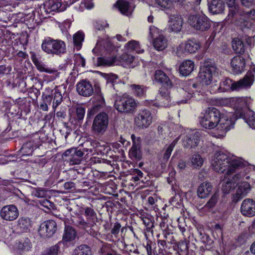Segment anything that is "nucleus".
Here are the masks:
<instances>
[{"label": "nucleus", "mask_w": 255, "mask_h": 255, "mask_svg": "<svg viewBox=\"0 0 255 255\" xmlns=\"http://www.w3.org/2000/svg\"><path fill=\"white\" fill-rule=\"evenodd\" d=\"M44 8L47 13L52 11H62L65 9V5H62L61 1L59 0H49L44 4Z\"/></svg>", "instance_id": "obj_18"}, {"label": "nucleus", "mask_w": 255, "mask_h": 255, "mask_svg": "<svg viewBox=\"0 0 255 255\" xmlns=\"http://www.w3.org/2000/svg\"><path fill=\"white\" fill-rule=\"evenodd\" d=\"M113 47L111 39L107 38L103 40H98L96 46L93 49V52L96 54H100L104 50H110Z\"/></svg>", "instance_id": "obj_20"}, {"label": "nucleus", "mask_w": 255, "mask_h": 255, "mask_svg": "<svg viewBox=\"0 0 255 255\" xmlns=\"http://www.w3.org/2000/svg\"><path fill=\"white\" fill-rule=\"evenodd\" d=\"M255 0H241L242 3L247 7H250L254 3Z\"/></svg>", "instance_id": "obj_64"}, {"label": "nucleus", "mask_w": 255, "mask_h": 255, "mask_svg": "<svg viewBox=\"0 0 255 255\" xmlns=\"http://www.w3.org/2000/svg\"><path fill=\"white\" fill-rule=\"evenodd\" d=\"M201 48L200 42L195 39H189L185 43H182L177 48V52L180 53H194Z\"/></svg>", "instance_id": "obj_11"}, {"label": "nucleus", "mask_w": 255, "mask_h": 255, "mask_svg": "<svg viewBox=\"0 0 255 255\" xmlns=\"http://www.w3.org/2000/svg\"><path fill=\"white\" fill-rule=\"evenodd\" d=\"M74 61L78 66L84 67L85 65V59L80 54L75 55Z\"/></svg>", "instance_id": "obj_56"}, {"label": "nucleus", "mask_w": 255, "mask_h": 255, "mask_svg": "<svg viewBox=\"0 0 255 255\" xmlns=\"http://www.w3.org/2000/svg\"><path fill=\"white\" fill-rule=\"evenodd\" d=\"M188 23L194 29L201 31H207L211 27L210 20L204 14L190 15Z\"/></svg>", "instance_id": "obj_7"}, {"label": "nucleus", "mask_w": 255, "mask_h": 255, "mask_svg": "<svg viewBox=\"0 0 255 255\" xmlns=\"http://www.w3.org/2000/svg\"><path fill=\"white\" fill-rule=\"evenodd\" d=\"M76 232L75 229L69 226H66L63 235V241L64 243L71 242L74 241L76 237Z\"/></svg>", "instance_id": "obj_31"}, {"label": "nucleus", "mask_w": 255, "mask_h": 255, "mask_svg": "<svg viewBox=\"0 0 255 255\" xmlns=\"http://www.w3.org/2000/svg\"><path fill=\"white\" fill-rule=\"evenodd\" d=\"M180 93L182 95L183 97L185 98V99L181 100L179 102L180 104L186 103L187 101L193 97V94H194L187 93V92L183 89L180 90Z\"/></svg>", "instance_id": "obj_53"}, {"label": "nucleus", "mask_w": 255, "mask_h": 255, "mask_svg": "<svg viewBox=\"0 0 255 255\" xmlns=\"http://www.w3.org/2000/svg\"><path fill=\"white\" fill-rule=\"evenodd\" d=\"M74 148H72L67 150L63 154V156L65 157H71V156H73V154L75 153Z\"/></svg>", "instance_id": "obj_62"}, {"label": "nucleus", "mask_w": 255, "mask_h": 255, "mask_svg": "<svg viewBox=\"0 0 255 255\" xmlns=\"http://www.w3.org/2000/svg\"><path fill=\"white\" fill-rule=\"evenodd\" d=\"M66 86L62 84L58 86H56L53 90V102L52 108L54 111L56 108L61 104L63 100L62 93H64L65 91Z\"/></svg>", "instance_id": "obj_23"}, {"label": "nucleus", "mask_w": 255, "mask_h": 255, "mask_svg": "<svg viewBox=\"0 0 255 255\" xmlns=\"http://www.w3.org/2000/svg\"><path fill=\"white\" fill-rule=\"evenodd\" d=\"M255 73V66L253 65L243 79L238 82H233L230 79H226L220 83L217 90L219 92H224L230 89L239 90L250 87L253 83Z\"/></svg>", "instance_id": "obj_3"}, {"label": "nucleus", "mask_w": 255, "mask_h": 255, "mask_svg": "<svg viewBox=\"0 0 255 255\" xmlns=\"http://www.w3.org/2000/svg\"><path fill=\"white\" fill-rule=\"evenodd\" d=\"M85 144L87 146V147L84 148V151H86V152L89 151L90 152L92 153L94 150H101L100 149H99V148L101 146L100 143L96 140H93L91 141H87L85 143Z\"/></svg>", "instance_id": "obj_39"}, {"label": "nucleus", "mask_w": 255, "mask_h": 255, "mask_svg": "<svg viewBox=\"0 0 255 255\" xmlns=\"http://www.w3.org/2000/svg\"><path fill=\"white\" fill-rule=\"evenodd\" d=\"M183 23L182 17L178 14H171L169 16L168 29L170 31L178 32L181 31Z\"/></svg>", "instance_id": "obj_16"}, {"label": "nucleus", "mask_w": 255, "mask_h": 255, "mask_svg": "<svg viewBox=\"0 0 255 255\" xmlns=\"http://www.w3.org/2000/svg\"><path fill=\"white\" fill-rule=\"evenodd\" d=\"M153 45L156 50H162L167 47L168 40L162 34L159 35L153 40Z\"/></svg>", "instance_id": "obj_28"}, {"label": "nucleus", "mask_w": 255, "mask_h": 255, "mask_svg": "<svg viewBox=\"0 0 255 255\" xmlns=\"http://www.w3.org/2000/svg\"><path fill=\"white\" fill-rule=\"evenodd\" d=\"M72 255H92V252L87 245H82L75 249Z\"/></svg>", "instance_id": "obj_40"}, {"label": "nucleus", "mask_w": 255, "mask_h": 255, "mask_svg": "<svg viewBox=\"0 0 255 255\" xmlns=\"http://www.w3.org/2000/svg\"><path fill=\"white\" fill-rule=\"evenodd\" d=\"M133 144L129 150V155L130 158L140 159L141 157V152L139 145L136 144V137L134 135H131Z\"/></svg>", "instance_id": "obj_32"}, {"label": "nucleus", "mask_w": 255, "mask_h": 255, "mask_svg": "<svg viewBox=\"0 0 255 255\" xmlns=\"http://www.w3.org/2000/svg\"><path fill=\"white\" fill-rule=\"evenodd\" d=\"M201 134L197 130H189L182 137L183 144L184 147L193 148L196 147L200 140Z\"/></svg>", "instance_id": "obj_10"}, {"label": "nucleus", "mask_w": 255, "mask_h": 255, "mask_svg": "<svg viewBox=\"0 0 255 255\" xmlns=\"http://www.w3.org/2000/svg\"><path fill=\"white\" fill-rule=\"evenodd\" d=\"M213 185L210 182H204L198 186L197 194L199 198L205 199L207 198L213 190Z\"/></svg>", "instance_id": "obj_22"}, {"label": "nucleus", "mask_w": 255, "mask_h": 255, "mask_svg": "<svg viewBox=\"0 0 255 255\" xmlns=\"http://www.w3.org/2000/svg\"><path fill=\"white\" fill-rule=\"evenodd\" d=\"M194 63L191 60H185L183 61L179 67V72L183 76L189 75L193 70Z\"/></svg>", "instance_id": "obj_29"}, {"label": "nucleus", "mask_w": 255, "mask_h": 255, "mask_svg": "<svg viewBox=\"0 0 255 255\" xmlns=\"http://www.w3.org/2000/svg\"><path fill=\"white\" fill-rule=\"evenodd\" d=\"M241 214L245 217H253L255 216V201L247 198L242 203L240 208Z\"/></svg>", "instance_id": "obj_15"}, {"label": "nucleus", "mask_w": 255, "mask_h": 255, "mask_svg": "<svg viewBox=\"0 0 255 255\" xmlns=\"http://www.w3.org/2000/svg\"><path fill=\"white\" fill-rule=\"evenodd\" d=\"M33 194L38 198H44L46 195V191L43 188H36L33 192Z\"/></svg>", "instance_id": "obj_55"}, {"label": "nucleus", "mask_w": 255, "mask_h": 255, "mask_svg": "<svg viewBox=\"0 0 255 255\" xmlns=\"http://www.w3.org/2000/svg\"><path fill=\"white\" fill-rule=\"evenodd\" d=\"M166 87H161L159 90V96L163 100L162 102L164 106L166 107L168 106L169 103L170 101V93L168 91L169 88H166Z\"/></svg>", "instance_id": "obj_41"}, {"label": "nucleus", "mask_w": 255, "mask_h": 255, "mask_svg": "<svg viewBox=\"0 0 255 255\" xmlns=\"http://www.w3.org/2000/svg\"><path fill=\"white\" fill-rule=\"evenodd\" d=\"M64 187L66 190H72L75 188V184L72 182H67L64 184Z\"/></svg>", "instance_id": "obj_63"}, {"label": "nucleus", "mask_w": 255, "mask_h": 255, "mask_svg": "<svg viewBox=\"0 0 255 255\" xmlns=\"http://www.w3.org/2000/svg\"><path fill=\"white\" fill-rule=\"evenodd\" d=\"M250 189V185L247 182H242L237 190L235 198H237L236 202L246 195Z\"/></svg>", "instance_id": "obj_34"}, {"label": "nucleus", "mask_w": 255, "mask_h": 255, "mask_svg": "<svg viewBox=\"0 0 255 255\" xmlns=\"http://www.w3.org/2000/svg\"><path fill=\"white\" fill-rule=\"evenodd\" d=\"M31 59L37 70L40 72H44L49 74H53L57 75V71L55 69L47 67L42 62L38 60L35 55L31 56Z\"/></svg>", "instance_id": "obj_25"}, {"label": "nucleus", "mask_w": 255, "mask_h": 255, "mask_svg": "<svg viewBox=\"0 0 255 255\" xmlns=\"http://www.w3.org/2000/svg\"><path fill=\"white\" fill-rule=\"evenodd\" d=\"M173 148H172V146H168L165 149V151L163 154V158L164 160H167L170 157L172 151H173Z\"/></svg>", "instance_id": "obj_59"}, {"label": "nucleus", "mask_w": 255, "mask_h": 255, "mask_svg": "<svg viewBox=\"0 0 255 255\" xmlns=\"http://www.w3.org/2000/svg\"><path fill=\"white\" fill-rule=\"evenodd\" d=\"M96 96L93 98V106L88 112L89 116H94L105 106V100L100 91L96 89Z\"/></svg>", "instance_id": "obj_14"}, {"label": "nucleus", "mask_w": 255, "mask_h": 255, "mask_svg": "<svg viewBox=\"0 0 255 255\" xmlns=\"http://www.w3.org/2000/svg\"><path fill=\"white\" fill-rule=\"evenodd\" d=\"M41 48L46 53L52 55H60L66 52V44L63 41L51 37L43 41Z\"/></svg>", "instance_id": "obj_4"}, {"label": "nucleus", "mask_w": 255, "mask_h": 255, "mask_svg": "<svg viewBox=\"0 0 255 255\" xmlns=\"http://www.w3.org/2000/svg\"><path fill=\"white\" fill-rule=\"evenodd\" d=\"M0 217L4 220L9 221L15 220L19 215L18 210L14 205L3 206L0 212Z\"/></svg>", "instance_id": "obj_13"}, {"label": "nucleus", "mask_w": 255, "mask_h": 255, "mask_svg": "<svg viewBox=\"0 0 255 255\" xmlns=\"http://www.w3.org/2000/svg\"><path fill=\"white\" fill-rule=\"evenodd\" d=\"M229 7H230L229 15L233 16L237 11V7L235 4V0H225Z\"/></svg>", "instance_id": "obj_51"}, {"label": "nucleus", "mask_w": 255, "mask_h": 255, "mask_svg": "<svg viewBox=\"0 0 255 255\" xmlns=\"http://www.w3.org/2000/svg\"><path fill=\"white\" fill-rule=\"evenodd\" d=\"M109 124V117L104 112L100 113L95 118L92 124V130L97 135H103L106 131Z\"/></svg>", "instance_id": "obj_8"}, {"label": "nucleus", "mask_w": 255, "mask_h": 255, "mask_svg": "<svg viewBox=\"0 0 255 255\" xmlns=\"http://www.w3.org/2000/svg\"><path fill=\"white\" fill-rule=\"evenodd\" d=\"M155 3L160 7L169 9L173 6V0H155Z\"/></svg>", "instance_id": "obj_47"}, {"label": "nucleus", "mask_w": 255, "mask_h": 255, "mask_svg": "<svg viewBox=\"0 0 255 255\" xmlns=\"http://www.w3.org/2000/svg\"><path fill=\"white\" fill-rule=\"evenodd\" d=\"M84 39V34L82 32L78 31L73 35V41L74 45L77 49L81 48L82 42Z\"/></svg>", "instance_id": "obj_46"}, {"label": "nucleus", "mask_w": 255, "mask_h": 255, "mask_svg": "<svg viewBox=\"0 0 255 255\" xmlns=\"http://www.w3.org/2000/svg\"><path fill=\"white\" fill-rule=\"evenodd\" d=\"M58 250V247L54 246L49 248L43 255H57Z\"/></svg>", "instance_id": "obj_58"}, {"label": "nucleus", "mask_w": 255, "mask_h": 255, "mask_svg": "<svg viewBox=\"0 0 255 255\" xmlns=\"http://www.w3.org/2000/svg\"><path fill=\"white\" fill-rule=\"evenodd\" d=\"M128 51H135L137 53H142L144 50L141 48L139 43L135 40H131L128 42L125 46Z\"/></svg>", "instance_id": "obj_36"}, {"label": "nucleus", "mask_w": 255, "mask_h": 255, "mask_svg": "<svg viewBox=\"0 0 255 255\" xmlns=\"http://www.w3.org/2000/svg\"><path fill=\"white\" fill-rule=\"evenodd\" d=\"M57 225L53 220H49L42 223L38 230L40 236L43 238H49L55 232Z\"/></svg>", "instance_id": "obj_12"}, {"label": "nucleus", "mask_w": 255, "mask_h": 255, "mask_svg": "<svg viewBox=\"0 0 255 255\" xmlns=\"http://www.w3.org/2000/svg\"><path fill=\"white\" fill-rule=\"evenodd\" d=\"M73 223L78 228L86 231L91 235L94 236L96 235L95 231L91 229V227L94 225H92L90 222L86 221L81 216H80L77 220L73 221Z\"/></svg>", "instance_id": "obj_21"}, {"label": "nucleus", "mask_w": 255, "mask_h": 255, "mask_svg": "<svg viewBox=\"0 0 255 255\" xmlns=\"http://www.w3.org/2000/svg\"><path fill=\"white\" fill-rule=\"evenodd\" d=\"M84 215L87 217V221L92 223V225L96 224V221L97 220V214L94 209L89 207L84 208Z\"/></svg>", "instance_id": "obj_37"}, {"label": "nucleus", "mask_w": 255, "mask_h": 255, "mask_svg": "<svg viewBox=\"0 0 255 255\" xmlns=\"http://www.w3.org/2000/svg\"><path fill=\"white\" fill-rule=\"evenodd\" d=\"M15 249L19 251H28L31 248V244L28 238L17 241L14 245Z\"/></svg>", "instance_id": "obj_35"}, {"label": "nucleus", "mask_w": 255, "mask_h": 255, "mask_svg": "<svg viewBox=\"0 0 255 255\" xmlns=\"http://www.w3.org/2000/svg\"><path fill=\"white\" fill-rule=\"evenodd\" d=\"M78 94L84 97H90L94 93V89L91 83L86 80L78 82L76 85Z\"/></svg>", "instance_id": "obj_17"}, {"label": "nucleus", "mask_w": 255, "mask_h": 255, "mask_svg": "<svg viewBox=\"0 0 255 255\" xmlns=\"http://www.w3.org/2000/svg\"><path fill=\"white\" fill-rule=\"evenodd\" d=\"M191 162L192 165L195 168H200L202 166L204 160L200 154H195L192 156L191 158Z\"/></svg>", "instance_id": "obj_48"}, {"label": "nucleus", "mask_w": 255, "mask_h": 255, "mask_svg": "<svg viewBox=\"0 0 255 255\" xmlns=\"http://www.w3.org/2000/svg\"><path fill=\"white\" fill-rule=\"evenodd\" d=\"M232 114L221 115L220 111L214 107L208 108L205 113L200 117L201 126L207 129L217 128L223 136L228 130L233 128L234 125L231 118Z\"/></svg>", "instance_id": "obj_2"}, {"label": "nucleus", "mask_w": 255, "mask_h": 255, "mask_svg": "<svg viewBox=\"0 0 255 255\" xmlns=\"http://www.w3.org/2000/svg\"><path fill=\"white\" fill-rule=\"evenodd\" d=\"M68 160L72 164H77L80 163V159L76 156H71V157L69 158Z\"/></svg>", "instance_id": "obj_61"}, {"label": "nucleus", "mask_w": 255, "mask_h": 255, "mask_svg": "<svg viewBox=\"0 0 255 255\" xmlns=\"http://www.w3.org/2000/svg\"><path fill=\"white\" fill-rule=\"evenodd\" d=\"M121 60L126 62L128 64H130L132 62L134 59V57L128 53L123 54L121 57Z\"/></svg>", "instance_id": "obj_57"}, {"label": "nucleus", "mask_w": 255, "mask_h": 255, "mask_svg": "<svg viewBox=\"0 0 255 255\" xmlns=\"http://www.w3.org/2000/svg\"><path fill=\"white\" fill-rule=\"evenodd\" d=\"M76 114L77 120H83L85 116V110L83 107L79 106L76 108Z\"/></svg>", "instance_id": "obj_54"}, {"label": "nucleus", "mask_w": 255, "mask_h": 255, "mask_svg": "<svg viewBox=\"0 0 255 255\" xmlns=\"http://www.w3.org/2000/svg\"><path fill=\"white\" fill-rule=\"evenodd\" d=\"M115 62L114 58H103L98 57L97 63L98 66H109L113 65Z\"/></svg>", "instance_id": "obj_45"}, {"label": "nucleus", "mask_w": 255, "mask_h": 255, "mask_svg": "<svg viewBox=\"0 0 255 255\" xmlns=\"http://www.w3.org/2000/svg\"><path fill=\"white\" fill-rule=\"evenodd\" d=\"M152 122V116L146 109L140 111L134 119L136 126L140 128H147Z\"/></svg>", "instance_id": "obj_9"}, {"label": "nucleus", "mask_w": 255, "mask_h": 255, "mask_svg": "<svg viewBox=\"0 0 255 255\" xmlns=\"http://www.w3.org/2000/svg\"><path fill=\"white\" fill-rule=\"evenodd\" d=\"M155 80L162 84L164 87L167 88H171L172 84L166 74L161 70H156L154 74Z\"/></svg>", "instance_id": "obj_24"}, {"label": "nucleus", "mask_w": 255, "mask_h": 255, "mask_svg": "<svg viewBox=\"0 0 255 255\" xmlns=\"http://www.w3.org/2000/svg\"><path fill=\"white\" fill-rule=\"evenodd\" d=\"M213 169L218 173L225 172L231 178L224 179L222 182V190L228 193L230 190L239 184L245 178L246 173L251 170L249 162L243 158L234 155L217 151L211 160Z\"/></svg>", "instance_id": "obj_1"}, {"label": "nucleus", "mask_w": 255, "mask_h": 255, "mask_svg": "<svg viewBox=\"0 0 255 255\" xmlns=\"http://www.w3.org/2000/svg\"><path fill=\"white\" fill-rule=\"evenodd\" d=\"M231 65L235 74H240L244 71L245 68V59L240 56H235L232 59Z\"/></svg>", "instance_id": "obj_19"}, {"label": "nucleus", "mask_w": 255, "mask_h": 255, "mask_svg": "<svg viewBox=\"0 0 255 255\" xmlns=\"http://www.w3.org/2000/svg\"><path fill=\"white\" fill-rule=\"evenodd\" d=\"M240 118L244 119L245 122L248 125L252 128L255 129V113L252 111H248L244 113L242 112H237L236 115H238Z\"/></svg>", "instance_id": "obj_26"}, {"label": "nucleus", "mask_w": 255, "mask_h": 255, "mask_svg": "<svg viewBox=\"0 0 255 255\" xmlns=\"http://www.w3.org/2000/svg\"><path fill=\"white\" fill-rule=\"evenodd\" d=\"M232 98H220L217 100L218 105L222 106H232Z\"/></svg>", "instance_id": "obj_50"}, {"label": "nucleus", "mask_w": 255, "mask_h": 255, "mask_svg": "<svg viewBox=\"0 0 255 255\" xmlns=\"http://www.w3.org/2000/svg\"><path fill=\"white\" fill-rule=\"evenodd\" d=\"M232 47L236 53L243 54L245 51V45L243 41L239 38H235L233 40Z\"/></svg>", "instance_id": "obj_38"}, {"label": "nucleus", "mask_w": 255, "mask_h": 255, "mask_svg": "<svg viewBox=\"0 0 255 255\" xmlns=\"http://www.w3.org/2000/svg\"><path fill=\"white\" fill-rule=\"evenodd\" d=\"M219 199V194L218 192H216L211 196L207 203L204 206L205 210H210L213 208L218 203Z\"/></svg>", "instance_id": "obj_42"}, {"label": "nucleus", "mask_w": 255, "mask_h": 255, "mask_svg": "<svg viewBox=\"0 0 255 255\" xmlns=\"http://www.w3.org/2000/svg\"><path fill=\"white\" fill-rule=\"evenodd\" d=\"M21 150L22 152L26 155L31 154L33 151V147L32 146V143L31 142H28L24 143L21 148Z\"/></svg>", "instance_id": "obj_49"}, {"label": "nucleus", "mask_w": 255, "mask_h": 255, "mask_svg": "<svg viewBox=\"0 0 255 255\" xmlns=\"http://www.w3.org/2000/svg\"><path fill=\"white\" fill-rule=\"evenodd\" d=\"M133 94L138 97H143L145 94V88L139 85H131L130 86Z\"/></svg>", "instance_id": "obj_43"}, {"label": "nucleus", "mask_w": 255, "mask_h": 255, "mask_svg": "<svg viewBox=\"0 0 255 255\" xmlns=\"http://www.w3.org/2000/svg\"><path fill=\"white\" fill-rule=\"evenodd\" d=\"M217 67L214 65L206 63L200 69L197 77L198 81L203 86L211 84L214 76L218 75Z\"/></svg>", "instance_id": "obj_6"}, {"label": "nucleus", "mask_w": 255, "mask_h": 255, "mask_svg": "<svg viewBox=\"0 0 255 255\" xmlns=\"http://www.w3.org/2000/svg\"><path fill=\"white\" fill-rule=\"evenodd\" d=\"M121 225L120 223H116L111 230V233L115 236L118 235L120 232Z\"/></svg>", "instance_id": "obj_60"}, {"label": "nucleus", "mask_w": 255, "mask_h": 255, "mask_svg": "<svg viewBox=\"0 0 255 255\" xmlns=\"http://www.w3.org/2000/svg\"><path fill=\"white\" fill-rule=\"evenodd\" d=\"M162 34L159 30L155 26H150L149 37L151 39H154L155 37L158 36L159 35Z\"/></svg>", "instance_id": "obj_52"}, {"label": "nucleus", "mask_w": 255, "mask_h": 255, "mask_svg": "<svg viewBox=\"0 0 255 255\" xmlns=\"http://www.w3.org/2000/svg\"><path fill=\"white\" fill-rule=\"evenodd\" d=\"M117 4L120 11L124 15L128 16L133 11V8L127 1L119 0L117 1Z\"/></svg>", "instance_id": "obj_33"}, {"label": "nucleus", "mask_w": 255, "mask_h": 255, "mask_svg": "<svg viewBox=\"0 0 255 255\" xmlns=\"http://www.w3.org/2000/svg\"><path fill=\"white\" fill-rule=\"evenodd\" d=\"M232 106L237 109H242L247 106V99L244 97L232 98Z\"/></svg>", "instance_id": "obj_44"}, {"label": "nucleus", "mask_w": 255, "mask_h": 255, "mask_svg": "<svg viewBox=\"0 0 255 255\" xmlns=\"http://www.w3.org/2000/svg\"><path fill=\"white\" fill-rule=\"evenodd\" d=\"M114 107L119 112L132 114L136 111L137 104L133 98L125 94L117 98Z\"/></svg>", "instance_id": "obj_5"}, {"label": "nucleus", "mask_w": 255, "mask_h": 255, "mask_svg": "<svg viewBox=\"0 0 255 255\" xmlns=\"http://www.w3.org/2000/svg\"><path fill=\"white\" fill-rule=\"evenodd\" d=\"M209 9L213 14L221 13L225 9V4L222 0H212L209 4Z\"/></svg>", "instance_id": "obj_27"}, {"label": "nucleus", "mask_w": 255, "mask_h": 255, "mask_svg": "<svg viewBox=\"0 0 255 255\" xmlns=\"http://www.w3.org/2000/svg\"><path fill=\"white\" fill-rule=\"evenodd\" d=\"M32 227L31 221L27 217H22L18 219L17 229L21 232H27Z\"/></svg>", "instance_id": "obj_30"}]
</instances>
